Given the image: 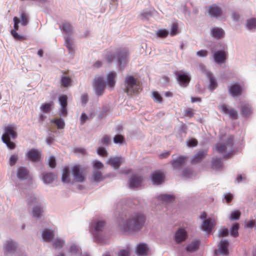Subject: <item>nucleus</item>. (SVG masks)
<instances>
[{"mask_svg":"<svg viewBox=\"0 0 256 256\" xmlns=\"http://www.w3.org/2000/svg\"><path fill=\"white\" fill-rule=\"evenodd\" d=\"M187 237V232L184 229L179 228L174 234L175 240L177 243H180L186 240Z\"/></svg>","mask_w":256,"mask_h":256,"instance_id":"nucleus-15","label":"nucleus"},{"mask_svg":"<svg viewBox=\"0 0 256 256\" xmlns=\"http://www.w3.org/2000/svg\"><path fill=\"white\" fill-rule=\"evenodd\" d=\"M200 243V241L199 240H193L190 244L186 246V250L190 252L196 251L199 248Z\"/></svg>","mask_w":256,"mask_h":256,"instance_id":"nucleus-25","label":"nucleus"},{"mask_svg":"<svg viewBox=\"0 0 256 256\" xmlns=\"http://www.w3.org/2000/svg\"><path fill=\"white\" fill-rule=\"evenodd\" d=\"M116 76V74L114 72H110L107 75L106 79L108 86L110 90H112L115 86V78Z\"/></svg>","mask_w":256,"mask_h":256,"instance_id":"nucleus-18","label":"nucleus"},{"mask_svg":"<svg viewBox=\"0 0 256 256\" xmlns=\"http://www.w3.org/2000/svg\"><path fill=\"white\" fill-rule=\"evenodd\" d=\"M64 241L60 238L56 239L54 242V246L56 248H60L63 246Z\"/></svg>","mask_w":256,"mask_h":256,"instance_id":"nucleus-47","label":"nucleus"},{"mask_svg":"<svg viewBox=\"0 0 256 256\" xmlns=\"http://www.w3.org/2000/svg\"><path fill=\"white\" fill-rule=\"evenodd\" d=\"M93 86L98 96H101L104 94L106 84L102 77L96 76L94 80Z\"/></svg>","mask_w":256,"mask_h":256,"instance_id":"nucleus-8","label":"nucleus"},{"mask_svg":"<svg viewBox=\"0 0 256 256\" xmlns=\"http://www.w3.org/2000/svg\"><path fill=\"white\" fill-rule=\"evenodd\" d=\"M146 222V218L141 214L132 215L122 226V230L127 232H132L140 230Z\"/></svg>","mask_w":256,"mask_h":256,"instance_id":"nucleus-1","label":"nucleus"},{"mask_svg":"<svg viewBox=\"0 0 256 256\" xmlns=\"http://www.w3.org/2000/svg\"><path fill=\"white\" fill-rule=\"evenodd\" d=\"M16 248V246L12 241H7L5 244V250L8 252H14Z\"/></svg>","mask_w":256,"mask_h":256,"instance_id":"nucleus-31","label":"nucleus"},{"mask_svg":"<svg viewBox=\"0 0 256 256\" xmlns=\"http://www.w3.org/2000/svg\"><path fill=\"white\" fill-rule=\"evenodd\" d=\"M239 229V224L235 223L232 225L230 230V235L234 237H237L238 236V230Z\"/></svg>","mask_w":256,"mask_h":256,"instance_id":"nucleus-41","label":"nucleus"},{"mask_svg":"<svg viewBox=\"0 0 256 256\" xmlns=\"http://www.w3.org/2000/svg\"><path fill=\"white\" fill-rule=\"evenodd\" d=\"M228 90L230 94L234 97L240 96L242 94V87L238 83L228 86Z\"/></svg>","mask_w":256,"mask_h":256,"instance_id":"nucleus-14","label":"nucleus"},{"mask_svg":"<svg viewBox=\"0 0 256 256\" xmlns=\"http://www.w3.org/2000/svg\"><path fill=\"white\" fill-rule=\"evenodd\" d=\"M52 105V102L44 104L40 106V110L44 113H48L50 112Z\"/></svg>","mask_w":256,"mask_h":256,"instance_id":"nucleus-39","label":"nucleus"},{"mask_svg":"<svg viewBox=\"0 0 256 256\" xmlns=\"http://www.w3.org/2000/svg\"><path fill=\"white\" fill-rule=\"evenodd\" d=\"M72 80L69 76H62L60 80L61 85L63 87L71 86Z\"/></svg>","mask_w":256,"mask_h":256,"instance_id":"nucleus-35","label":"nucleus"},{"mask_svg":"<svg viewBox=\"0 0 256 256\" xmlns=\"http://www.w3.org/2000/svg\"><path fill=\"white\" fill-rule=\"evenodd\" d=\"M122 162L121 157H113L108 160V164L112 166L114 169H118Z\"/></svg>","mask_w":256,"mask_h":256,"instance_id":"nucleus-19","label":"nucleus"},{"mask_svg":"<svg viewBox=\"0 0 256 256\" xmlns=\"http://www.w3.org/2000/svg\"><path fill=\"white\" fill-rule=\"evenodd\" d=\"M240 110L242 114L246 116H249L252 112V108L248 104H242L241 105Z\"/></svg>","mask_w":256,"mask_h":256,"instance_id":"nucleus-27","label":"nucleus"},{"mask_svg":"<svg viewBox=\"0 0 256 256\" xmlns=\"http://www.w3.org/2000/svg\"><path fill=\"white\" fill-rule=\"evenodd\" d=\"M148 252V248L146 244L140 243L136 248V253L140 256H146Z\"/></svg>","mask_w":256,"mask_h":256,"instance_id":"nucleus-21","label":"nucleus"},{"mask_svg":"<svg viewBox=\"0 0 256 256\" xmlns=\"http://www.w3.org/2000/svg\"><path fill=\"white\" fill-rule=\"evenodd\" d=\"M118 256H130L129 248H127L126 250H120L118 253Z\"/></svg>","mask_w":256,"mask_h":256,"instance_id":"nucleus-62","label":"nucleus"},{"mask_svg":"<svg viewBox=\"0 0 256 256\" xmlns=\"http://www.w3.org/2000/svg\"><path fill=\"white\" fill-rule=\"evenodd\" d=\"M26 156L29 160L36 162L40 160L41 153L36 149H32L28 152Z\"/></svg>","mask_w":256,"mask_h":256,"instance_id":"nucleus-11","label":"nucleus"},{"mask_svg":"<svg viewBox=\"0 0 256 256\" xmlns=\"http://www.w3.org/2000/svg\"><path fill=\"white\" fill-rule=\"evenodd\" d=\"M240 212L238 210H234L232 212L230 218L231 220H238L240 218Z\"/></svg>","mask_w":256,"mask_h":256,"instance_id":"nucleus-48","label":"nucleus"},{"mask_svg":"<svg viewBox=\"0 0 256 256\" xmlns=\"http://www.w3.org/2000/svg\"><path fill=\"white\" fill-rule=\"evenodd\" d=\"M207 76L210 80L209 88L212 91L216 88L218 86L217 82L211 73L208 72Z\"/></svg>","mask_w":256,"mask_h":256,"instance_id":"nucleus-33","label":"nucleus"},{"mask_svg":"<svg viewBox=\"0 0 256 256\" xmlns=\"http://www.w3.org/2000/svg\"><path fill=\"white\" fill-rule=\"evenodd\" d=\"M227 53L224 50H218L214 54V58L218 63L224 62L226 59Z\"/></svg>","mask_w":256,"mask_h":256,"instance_id":"nucleus-16","label":"nucleus"},{"mask_svg":"<svg viewBox=\"0 0 256 256\" xmlns=\"http://www.w3.org/2000/svg\"><path fill=\"white\" fill-rule=\"evenodd\" d=\"M16 130V126L14 124H9L6 126L4 132L2 136V142L11 150L15 148L16 146L14 142L10 141V138L14 140L17 138Z\"/></svg>","mask_w":256,"mask_h":256,"instance_id":"nucleus-3","label":"nucleus"},{"mask_svg":"<svg viewBox=\"0 0 256 256\" xmlns=\"http://www.w3.org/2000/svg\"><path fill=\"white\" fill-rule=\"evenodd\" d=\"M42 207L36 206H35L32 211V215L34 217L39 218L41 214L43 212Z\"/></svg>","mask_w":256,"mask_h":256,"instance_id":"nucleus-36","label":"nucleus"},{"mask_svg":"<svg viewBox=\"0 0 256 256\" xmlns=\"http://www.w3.org/2000/svg\"><path fill=\"white\" fill-rule=\"evenodd\" d=\"M222 142H219L216 144V150L220 154H225L228 152V154L224 155L225 157L229 156L232 152V148L234 145V136H228L222 138Z\"/></svg>","mask_w":256,"mask_h":256,"instance_id":"nucleus-4","label":"nucleus"},{"mask_svg":"<svg viewBox=\"0 0 256 256\" xmlns=\"http://www.w3.org/2000/svg\"><path fill=\"white\" fill-rule=\"evenodd\" d=\"M228 234V230L227 228H223L220 230L218 232V237H224L226 236Z\"/></svg>","mask_w":256,"mask_h":256,"instance_id":"nucleus-56","label":"nucleus"},{"mask_svg":"<svg viewBox=\"0 0 256 256\" xmlns=\"http://www.w3.org/2000/svg\"><path fill=\"white\" fill-rule=\"evenodd\" d=\"M124 137L122 135L118 134V135L115 136L114 137V142L116 144H118V143L122 144L124 142Z\"/></svg>","mask_w":256,"mask_h":256,"instance_id":"nucleus-53","label":"nucleus"},{"mask_svg":"<svg viewBox=\"0 0 256 256\" xmlns=\"http://www.w3.org/2000/svg\"><path fill=\"white\" fill-rule=\"evenodd\" d=\"M128 51L126 48H120L116 53V58L118 64L122 66L128 61Z\"/></svg>","mask_w":256,"mask_h":256,"instance_id":"nucleus-7","label":"nucleus"},{"mask_svg":"<svg viewBox=\"0 0 256 256\" xmlns=\"http://www.w3.org/2000/svg\"><path fill=\"white\" fill-rule=\"evenodd\" d=\"M124 85V90L128 96L138 94L142 90L140 82L132 75L126 76Z\"/></svg>","mask_w":256,"mask_h":256,"instance_id":"nucleus-2","label":"nucleus"},{"mask_svg":"<svg viewBox=\"0 0 256 256\" xmlns=\"http://www.w3.org/2000/svg\"><path fill=\"white\" fill-rule=\"evenodd\" d=\"M21 23L24 26L27 25L28 23V17L24 11H22L20 14Z\"/></svg>","mask_w":256,"mask_h":256,"instance_id":"nucleus-45","label":"nucleus"},{"mask_svg":"<svg viewBox=\"0 0 256 256\" xmlns=\"http://www.w3.org/2000/svg\"><path fill=\"white\" fill-rule=\"evenodd\" d=\"M176 75L179 84L183 87L187 86L190 80V76L185 74L178 73Z\"/></svg>","mask_w":256,"mask_h":256,"instance_id":"nucleus-13","label":"nucleus"},{"mask_svg":"<svg viewBox=\"0 0 256 256\" xmlns=\"http://www.w3.org/2000/svg\"><path fill=\"white\" fill-rule=\"evenodd\" d=\"M16 176L20 180H26L29 176V171L24 166H20L18 168Z\"/></svg>","mask_w":256,"mask_h":256,"instance_id":"nucleus-17","label":"nucleus"},{"mask_svg":"<svg viewBox=\"0 0 256 256\" xmlns=\"http://www.w3.org/2000/svg\"><path fill=\"white\" fill-rule=\"evenodd\" d=\"M60 106H67L68 97L66 95H62L59 97Z\"/></svg>","mask_w":256,"mask_h":256,"instance_id":"nucleus-49","label":"nucleus"},{"mask_svg":"<svg viewBox=\"0 0 256 256\" xmlns=\"http://www.w3.org/2000/svg\"><path fill=\"white\" fill-rule=\"evenodd\" d=\"M74 152L76 154H80L82 155H85L87 154L86 150L82 148H76L74 149Z\"/></svg>","mask_w":256,"mask_h":256,"instance_id":"nucleus-61","label":"nucleus"},{"mask_svg":"<svg viewBox=\"0 0 256 256\" xmlns=\"http://www.w3.org/2000/svg\"><path fill=\"white\" fill-rule=\"evenodd\" d=\"M56 176L52 172H44L42 180L46 184L52 183L54 180Z\"/></svg>","mask_w":256,"mask_h":256,"instance_id":"nucleus-29","label":"nucleus"},{"mask_svg":"<svg viewBox=\"0 0 256 256\" xmlns=\"http://www.w3.org/2000/svg\"><path fill=\"white\" fill-rule=\"evenodd\" d=\"M184 116L188 118H192L194 116V110L191 108H188L185 110Z\"/></svg>","mask_w":256,"mask_h":256,"instance_id":"nucleus-59","label":"nucleus"},{"mask_svg":"<svg viewBox=\"0 0 256 256\" xmlns=\"http://www.w3.org/2000/svg\"><path fill=\"white\" fill-rule=\"evenodd\" d=\"M52 123L54 124L58 129H63L65 126V123L64 120L60 118H55L50 120Z\"/></svg>","mask_w":256,"mask_h":256,"instance_id":"nucleus-32","label":"nucleus"},{"mask_svg":"<svg viewBox=\"0 0 256 256\" xmlns=\"http://www.w3.org/2000/svg\"><path fill=\"white\" fill-rule=\"evenodd\" d=\"M218 109L222 112L229 114L230 116L232 119L238 118V112L234 108H227L225 104H222L218 107Z\"/></svg>","mask_w":256,"mask_h":256,"instance_id":"nucleus-10","label":"nucleus"},{"mask_svg":"<svg viewBox=\"0 0 256 256\" xmlns=\"http://www.w3.org/2000/svg\"><path fill=\"white\" fill-rule=\"evenodd\" d=\"M158 199L164 202H170L174 200V198L172 195L162 194L158 196Z\"/></svg>","mask_w":256,"mask_h":256,"instance_id":"nucleus-37","label":"nucleus"},{"mask_svg":"<svg viewBox=\"0 0 256 256\" xmlns=\"http://www.w3.org/2000/svg\"><path fill=\"white\" fill-rule=\"evenodd\" d=\"M164 173L160 171H156L152 174V180L154 184H161L164 182Z\"/></svg>","mask_w":256,"mask_h":256,"instance_id":"nucleus-12","label":"nucleus"},{"mask_svg":"<svg viewBox=\"0 0 256 256\" xmlns=\"http://www.w3.org/2000/svg\"><path fill=\"white\" fill-rule=\"evenodd\" d=\"M60 28L66 34H70L72 33V27L71 24L69 22L63 23L61 26H60Z\"/></svg>","mask_w":256,"mask_h":256,"instance_id":"nucleus-34","label":"nucleus"},{"mask_svg":"<svg viewBox=\"0 0 256 256\" xmlns=\"http://www.w3.org/2000/svg\"><path fill=\"white\" fill-rule=\"evenodd\" d=\"M152 96L154 100L157 102L161 103L162 102V98L158 92H152Z\"/></svg>","mask_w":256,"mask_h":256,"instance_id":"nucleus-50","label":"nucleus"},{"mask_svg":"<svg viewBox=\"0 0 256 256\" xmlns=\"http://www.w3.org/2000/svg\"><path fill=\"white\" fill-rule=\"evenodd\" d=\"M11 34L14 36L15 39L18 40H24V36L20 35L16 30H11Z\"/></svg>","mask_w":256,"mask_h":256,"instance_id":"nucleus-57","label":"nucleus"},{"mask_svg":"<svg viewBox=\"0 0 256 256\" xmlns=\"http://www.w3.org/2000/svg\"><path fill=\"white\" fill-rule=\"evenodd\" d=\"M212 36L216 38H220L224 34V31L221 28H212L211 29Z\"/></svg>","mask_w":256,"mask_h":256,"instance_id":"nucleus-28","label":"nucleus"},{"mask_svg":"<svg viewBox=\"0 0 256 256\" xmlns=\"http://www.w3.org/2000/svg\"><path fill=\"white\" fill-rule=\"evenodd\" d=\"M224 198L227 203H230L233 199V195L230 193H226L225 194Z\"/></svg>","mask_w":256,"mask_h":256,"instance_id":"nucleus-64","label":"nucleus"},{"mask_svg":"<svg viewBox=\"0 0 256 256\" xmlns=\"http://www.w3.org/2000/svg\"><path fill=\"white\" fill-rule=\"evenodd\" d=\"M86 168H82L80 164H75L72 168V176L74 178V180L76 182H82L85 180V171Z\"/></svg>","mask_w":256,"mask_h":256,"instance_id":"nucleus-6","label":"nucleus"},{"mask_svg":"<svg viewBox=\"0 0 256 256\" xmlns=\"http://www.w3.org/2000/svg\"><path fill=\"white\" fill-rule=\"evenodd\" d=\"M62 181L64 182H69V170L68 168H65L63 170L62 178Z\"/></svg>","mask_w":256,"mask_h":256,"instance_id":"nucleus-44","label":"nucleus"},{"mask_svg":"<svg viewBox=\"0 0 256 256\" xmlns=\"http://www.w3.org/2000/svg\"><path fill=\"white\" fill-rule=\"evenodd\" d=\"M228 242L226 240H222L218 245L220 252L222 254L227 255L228 254Z\"/></svg>","mask_w":256,"mask_h":256,"instance_id":"nucleus-24","label":"nucleus"},{"mask_svg":"<svg viewBox=\"0 0 256 256\" xmlns=\"http://www.w3.org/2000/svg\"><path fill=\"white\" fill-rule=\"evenodd\" d=\"M105 224V222L101 220H94L91 223L90 231L97 239H99L100 234L103 232Z\"/></svg>","mask_w":256,"mask_h":256,"instance_id":"nucleus-5","label":"nucleus"},{"mask_svg":"<svg viewBox=\"0 0 256 256\" xmlns=\"http://www.w3.org/2000/svg\"><path fill=\"white\" fill-rule=\"evenodd\" d=\"M178 34V25L176 23H172L171 26L170 34L171 36H174Z\"/></svg>","mask_w":256,"mask_h":256,"instance_id":"nucleus-46","label":"nucleus"},{"mask_svg":"<svg viewBox=\"0 0 256 256\" xmlns=\"http://www.w3.org/2000/svg\"><path fill=\"white\" fill-rule=\"evenodd\" d=\"M156 34L158 37L163 38L168 36L169 32L166 29H160L157 30Z\"/></svg>","mask_w":256,"mask_h":256,"instance_id":"nucleus-43","label":"nucleus"},{"mask_svg":"<svg viewBox=\"0 0 256 256\" xmlns=\"http://www.w3.org/2000/svg\"><path fill=\"white\" fill-rule=\"evenodd\" d=\"M92 177L94 180L96 182L102 181L104 178V177L102 176V172L98 170H94Z\"/></svg>","mask_w":256,"mask_h":256,"instance_id":"nucleus-38","label":"nucleus"},{"mask_svg":"<svg viewBox=\"0 0 256 256\" xmlns=\"http://www.w3.org/2000/svg\"><path fill=\"white\" fill-rule=\"evenodd\" d=\"M18 160V156L16 154L12 155L10 158V164L13 166L16 164Z\"/></svg>","mask_w":256,"mask_h":256,"instance_id":"nucleus-58","label":"nucleus"},{"mask_svg":"<svg viewBox=\"0 0 256 256\" xmlns=\"http://www.w3.org/2000/svg\"><path fill=\"white\" fill-rule=\"evenodd\" d=\"M186 159V156H180L178 158L172 160L170 164L174 168H179L184 163Z\"/></svg>","mask_w":256,"mask_h":256,"instance_id":"nucleus-26","label":"nucleus"},{"mask_svg":"<svg viewBox=\"0 0 256 256\" xmlns=\"http://www.w3.org/2000/svg\"><path fill=\"white\" fill-rule=\"evenodd\" d=\"M65 45L70 52H72L73 50L72 44L70 42V40L69 37H66L65 38Z\"/></svg>","mask_w":256,"mask_h":256,"instance_id":"nucleus-55","label":"nucleus"},{"mask_svg":"<svg viewBox=\"0 0 256 256\" xmlns=\"http://www.w3.org/2000/svg\"><path fill=\"white\" fill-rule=\"evenodd\" d=\"M48 165L50 168H54L56 166V162L54 156H51L49 158Z\"/></svg>","mask_w":256,"mask_h":256,"instance_id":"nucleus-60","label":"nucleus"},{"mask_svg":"<svg viewBox=\"0 0 256 256\" xmlns=\"http://www.w3.org/2000/svg\"><path fill=\"white\" fill-rule=\"evenodd\" d=\"M208 15L212 18H218L223 15L222 8L217 4H212L208 8Z\"/></svg>","mask_w":256,"mask_h":256,"instance_id":"nucleus-9","label":"nucleus"},{"mask_svg":"<svg viewBox=\"0 0 256 256\" xmlns=\"http://www.w3.org/2000/svg\"><path fill=\"white\" fill-rule=\"evenodd\" d=\"M246 27L248 30L256 28V18H252L248 20L246 22Z\"/></svg>","mask_w":256,"mask_h":256,"instance_id":"nucleus-42","label":"nucleus"},{"mask_svg":"<svg viewBox=\"0 0 256 256\" xmlns=\"http://www.w3.org/2000/svg\"><path fill=\"white\" fill-rule=\"evenodd\" d=\"M212 166L214 169H218L222 166L220 158H212Z\"/></svg>","mask_w":256,"mask_h":256,"instance_id":"nucleus-40","label":"nucleus"},{"mask_svg":"<svg viewBox=\"0 0 256 256\" xmlns=\"http://www.w3.org/2000/svg\"><path fill=\"white\" fill-rule=\"evenodd\" d=\"M42 236L44 241L50 242L54 238V233L53 230L46 228L42 232Z\"/></svg>","mask_w":256,"mask_h":256,"instance_id":"nucleus-23","label":"nucleus"},{"mask_svg":"<svg viewBox=\"0 0 256 256\" xmlns=\"http://www.w3.org/2000/svg\"><path fill=\"white\" fill-rule=\"evenodd\" d=\"M142 180V176H134L130 180V186L134 188L140 186Z\"/></svg>","mask_w":256,"mask_h":256,"instance_id":"nucleus-22","label":"nucleus"},{"mask_svg":"<svg viewBox=\"0 0 256 256\" xmlns=\"http://www.w3.org/2000/svg\"><path fill=\"white\" fill-rule=\"evenodd\" d=\"M207 154L206 151H200L196 154L192 158V163H196L200 162L206 155Z\"/></svg>","mask_w":256,"mask_h":256,"instance_id":"nucleus-30","label":"nucleus"},{"mask_svg":"<svg viewBox=\"0 0 256 256\" xmlns=\"http://www.w3.org/2000/svg\"><path fill=\"white\" fill-rule=\"evenodd\" d=\"M97 152L98 154L102 156H108V152L106 150V149L103 147H99L97 149Z\"/></svg>","mask_w":256,"mask_h":256,"instance_id":"nucleus-54","label":"nucleus"},{"mask_svg":"<svg viewBox=\"0 0 256 256\" xmlns=\"http://www.w3.org/2000/svg\"><path fill=\"white\" fill-rule=\"evenodd\" d=\"M188 145L190 147H194L198 145V142L196 139L191 138L187 142Z\"/></svg>","mask_w":256,"mask_h":256,"instance_id":"nucleus-63","label":"nucleus"},{"mask_svg":"<svg viewBox=\"0 0 256 256\" xmlns=\"http://www.w3.org/2000/svg\"><path fill=\"white\" fill-rule=\"evenodd\" d=\"M214 220L211 218L204 220L202 224V229L204 231L210 232L213 228L214 225Z\"/></svg>","mask_w":256,"mask_h":256,"instance_id":"nucleus-20","label":"nucleus"},{"mask_svg":"<svg viewBox=\"0 0 256 256\" xmlns=\"http://www.w3.org/2000/svg\"><path fill=\"white\" fill-rule=\"evenodd\" d=\"M104 166L103 164L100 161L96 160L93 162V167L94 170H98L102 169Z\"/></svg>","mask_w":256,"mask_h":256,"instance_id":"nucleus-51","label":"nucleus"},{"mask_svg":"<svg viewBox=\"0 0 256 256\" xmlns=\"http://www.w3.org/2000/svg\"><path fill=\"white\" fill-rule=\"evenodd\" d=\"M110 142V138L109 136L106 135L104 136L100 140V144L106 146H108Z\"/></svg>","mask_w":256,"mask_h":256,"instance_id":"nucleus-52","label":"nucleus"}]
</instances>
